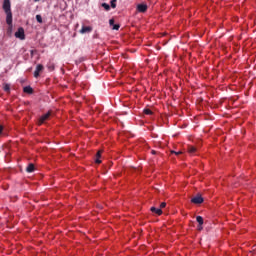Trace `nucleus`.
I'll use <instances>...</instances> for the list:
<instances>
[{"instance_id": "obj_1", "label": "nucleus", "mask_w": 256, "mask_h": 256, "mask_svg": "<svg viewBox=\"0 0 256 256\" xmlns=\"http://www.w3.org/2000/svg\"><path fill=\"white\" fill-rule=\"evenodd\" d=\"M15 37L17 39H20L21 41H24V39H25V29H23V27L18 28V30L15 32Z\"/></svg>"}, {"instance_id": "obj_2", "label": "nucleus", "mask_w": 256, "mask_h": 256, "mask_svg": "<svg viewBox=\"0 0 256 256\" xmlns=\"http://www.w3.org/2000/svg\"><path fill=\"white\" fill-rule=\"evenodd\" d=\"M205 200L203 199V196L201 194H197L195 197L191 198V203L194 205H201Z\"/></svg>"}, {"instance_id": "obj_3", "label": "nucleus", "mask_w": 256, "mask_h": 256, "mask_svg": "<svg viewBox=\"0 0 256 256\" xmlns=\"http://www.w3.org/2000/svg\"><path fill=\"white\" fill-rule=\"evenodd\" d=\"M6 23L9 25L10 29L13 28V13L6 12Z\"/></svg>"}, {"instance_id": "obj_4", "label": "nucleus", "mask_w": 256, "mask_h": 256, "mask_svg": "<svg viewBox=\"0 0 256 256\" xmlns=\"http://www.w3.org/2000/svg\"><path fill=\"white\" fill-rule=\"evenodd\" d=\"M3 10L5 11V13H10L11 12V1L10 0H4Z\"/></svg>"}, {"instance_id": "obj_5", "label": "nucleus", "mask_w": 256, "mask_h": 256, "mask_svg": "<svg viewBox=\"0 0 256 256\" xmlns=\"http://www.w3.org/2000/svg\"><path fill=\"white\" fill-rule=\"evenodd\" d=\"M49 117H51V112L42 115L39 119V125H43V123H45Z\"/></svg>"}, {"instance_id": "obj_6", "label": "nucleus", "mask_w": 256, "mask_h": 256, "mask_svg": "<svg viewBox=\"0 0 256 256\" xmlns=\"http://www.w3.org/2000/svg\"><path fill=\"white\" fill-rule=\"evenodd\" d=\"M93 31V27L91 26H82L80 33L84 35V33H91Z\"/></svg>"}, {"instance_id": "obj_7", "label": "nucleus", "mask_w": 256, "mask_h": 256, "mask_svg": "<svg viewBox=\"0 0 256 256\" xmlns=\"http://www.w3.org/2000/svg\"><path fill=\"white\" fill-rule=\"evenodd\" d=\"M41 71H43V65L42 64H38L36 66V70L34 71V77L37 79V77H39V74L41 73Z\"/></svg>"}, {"instance_id": "obj_8", "label": "nucleus", "mask_w": 256, "mask_h": 256, "mask_svg": "<svg viewBox=\"0 0 256 256\" xmlns=\"http://www.w3.org/2000/svg\"><path fill=\"white\" fill-rule=\"evenodd\" d=\"M137 11H138V13H145L147 11V5L146 4H138Z\"/></svg>"}, {"instance_id": "obj_9", "label": "nucleus", "mask_w": 256, "mask_h": 256, "mask_svg": "<svg viewBox=\"0 0 256 256\" xmlns=\"http://www.w3.org/2000/svg\"><path fill=\"white\" fill-rule=\"evenodd\" d=\"M150 211H152V213H156V215H163V210L160 208L151 207Z\"/></svg>"}, {"instance_id": "obj_10", "label": "nucleus", "mask_w": 256, "mask_h": 256, "mask_svg": "<svg viewBox=\"0 0 256 256\" xmlns=\"http://www.w3.org/2000/svg\"><path fill=\"white\" fill-rule=\"evenodd\" d=\"M24 93H27L28 95H33V88L31 86H25L23 88Z\"/></svg>"}, {"instance_id": "obj_11", "label": "nucleus", "mask_w": 256, "mask_h": 256, "mask_svg": "<svg viewBox=\"0 0 256 256\" xmlns=\"http://www.w3.org/2000/svg\"><path fill=\"white\" fill-rule=\"evenodd\" d=\"M26 171L27 173H33V171H35V164L33 163L28 164V166L26 167Z\"/></svg>"}, {"instance_id": "obj_12", "label": "nucleus", "mask_w": 256, "mask_h": 256, "mask_svg": "<svg viewBox=\"0 0 256 256\" xmlns=\"http://www.w3.org/2000/svg\"><path fill=\"white\" fill-rule=\"evenodd\" d=\"M101 153H103V151L99 150L96 153V159H95V163H97L98 165L101 164Z\"/></svg>"}, {"instance_id": "obj_13", "label": "nucleus", "mask_w": 256, "mask_h": 256, "mask_svg": "<svg viewBox=\"0 0 256 256\" xmlns=\"http://www.w3.org/2000/svg\"><path fill=\"white\" fill-rule=\"evenodd\" d=\"M188 152L190 153V155H195V153H197V148H195L194 146H188Z\"/></svg>"}, {"instance_id": "obj_14", "label": "nucleus", "mask_w": 256, "mask_h": 256, "mask_svg": "<svg viewBox=\"0 0 256 256\" xmlns=\"http://www.w3.org/2000/svg\"><path fill=\"white\" fill-rule=\"evenodd\" d=\"M196 221H197L198 225H203V223H204L203 218L201 216H197Z\"/></svg>"}, {"instance_id": "obj_15", "label": "nucleus", "mask_w": 256, "mask_h": 256, "mask_svg": "<svg viewBox=\"0 0 256 256\" xmlns=\"http://www.w3.org/2000/svg\"><path fill=\"white\" fill-rule=\"evenodd\" d=\"M144 114L145 115H153V111H151V109H149V108H146V109H144Z\"/></svg>"}, {"instance_id": "obj_16", "label": "nucleus", "mask_w": 256, "mask_h": 256, "mask_svg": "<svg viewBox=\"0 0 256 256\" xmlns=\"http://www.w3.org/2000/svg\"><path fill=\"white\" fill-rule=\"evenodd\" d=\"M36 21L38 22V23H43V17H41V15H36Z\"/></svg>"}, {"instance_id": "obj_17", "label": "nucleus", "mask_w": 256, "mask_h": 256, "mask_svg": "<svg viewBox=\"0 0 256 256\" xmlns=\"http://www.w3.org/2000/svg\"><path fill=\"white\" fill-rule=\"evenodd\" d=\"M4 91H6V93H9V91H11V86L9 84L4 85Z\"/></svg>"}, {"instance_id": "obj_18", "label": "nucleus", "mask_w": 256, "mask_h": 256, "mask_svg": "<svg viewBox=\"0 0 256 256\" xmlns=\"http://www.w3.org/2000/svg\"><path fill=\"white\" fill-rule=\"evenodd\" d=\"M111 7L112 9H115V7H117V0H111Z\"/></svg>"}, {"instance_id": "obj_19", "label": "nucleus", "mask_w": 256, "mask_h": 256, "mask_svg": "<svg viewBox=\"0 0 256 256\" xmlns=\"http://www.w3.org/2000/svg\"><path fill=\"white\" fill-rule=\"evenodd\" d=\"M102 7H104V9H105L106 11H109V9H111V6H109V4H107V3H103V4H102Z\"/></svg>"}, {"instance_id": "obj_20", "label": "nucleus", "mask_w": 256, "mask_h": 256, "mask_svg": "<svg viewBox=\"0 0 256 256\" xmlns=\"http://www.w3.org/2000/svg\"><path fill=\"white\" fill-rule=\"evenodd\" d=\"M113 28V30L114 31H119V28L121 27L119 24H114L113 26H112Z\"/></svg>"}, {"instance_id": "obj_21", "label": "nucleus", "mask_w": 256, "mask_h": 256, "mask_svg": "<svg viewBox=\"0 0 256 256\" xmlns=\"http://www.w3.org/2000/svg\"><path fill=\"white\" fill-rule=\"evenodd\" d=\"M165 207H167V203L162 202V203L160 204V209H165Z\"/></svg>"}, {"instance_id": "obj_22", "label": "nucleus", "mask_w": 256, "mask_h": 256, "mask_svg": "<svg viewBox=\"0 0 256 256\" xmlns=\"http://www.w3.org/2000/svg\"><path fill=\"white\" fill-rule=\"evenodd\" d=\"M109 25H110L111 27H113V26L115 25V20L110 19V20H109Z\"/></svg>"}, {"instance_id": "obj_23", "label": "nucleus", "mask_w": 256, "mask_h": 256, "mask_svg": "<svg viewBox=\"0 0 256 256\" xmlns=\"http://www.w3.org/2000/svg\"><path fill=\"white\" fill-rule=\"evenodd\" d=\"M198 231H203V225L198 224Z\"/></svg>"}, {"instance_id": "obj_24", "label": "nucleus", "mask_w": 256, "mask_h": 256, "mask_svg": "<svg viewBox=\"0 0 256 256\" xmlns=\"http://www.w3.org/2000/svg\"><path fill=\"white\" fill-rule=\"evenodd\" d=\"M3 135V125H0V137Z\"/></svg>"}, {"instance_id": "obj_25", "label": "nucleus", "mask_w": 256, "mask_h": 256, "mask_svg": "<svg viewBox=\"0 0 256 256\" xmlns=\"http://www.w3.org/2000/svg\"><path fill=\"white\" fill-rule=\"evenodd\" d=\"M171 153H174L175 155H181V151H179V152H175V151H171Z\"/></svg>"}, {"instance_id": "obj_26", "label": "nucleus", "mask_w": 256, "mask_h": 256, "mask_svg": "<svg viewBox=\"0 0 256 256\" xmlns=\"http://www.w3.org/2000/svg\"><path fill=\"white\" fill-rule=\"evenodd\" d=\"M49 69H51V71H53L54 69H55V67H53V66H50V68Z\"/></svg>"}, {"instance_id": "obj_27", "label": "nucleus", "mask_w": 256, "mask_h": 256, "mask_svg": "<svg viewBox=\"0 0 256 256\" xmlns=\"http://www.w3.org/2000/svg\"><path fill=\"white\" fill-rule=\"evenodd\" d=\"M155 153H157L155 150H152V155H155Z\"/></svg>"}, {"instance_id": "obj_28", "label": "nucleus", "mask_w": 256, "mask_h": 256, "mask_svg": "<svg viewBox=\"0 0 256 256\" xmlns=\"http://www.w3.org/2000/svg\"><path fill=\"white\" fill-rule=\"evenodd\" d=\"M35 1V3H37L38 1H40V0H34Z\"/></svg>"}]
</instances>
